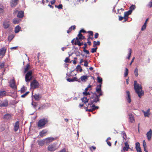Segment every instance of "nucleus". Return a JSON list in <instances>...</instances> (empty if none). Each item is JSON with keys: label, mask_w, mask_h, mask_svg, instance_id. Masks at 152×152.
I'll use <instances>...</instances> for the list:
<instances>
[{"label": "nucleus", "mask_w": 152, "mask_h": 152, "mask_svg": "<svg viewBox=\"0 0 152 152\" xmlns=\"http://www.w3.org/2000/svg\"><path fill=\"white\" fill-rule=\"evenodd\" d=\"M96 147L94 146H92L90 148V149L91 151H92L93 150H95L96 149Z\"/></svg>", "instance_id": "54"}, {"label": "nucleus", "mask_w": 152, "mask_h": 152, "mask_svg": "<svg viewBox=\"0 0 152 152\" xmlns=\"http://www.w3.org/2000/svg\"><path fill=\"white\" fill-rule=\"evenodd\" d=\"M91 95L89 96L90 102L88 104V105H91L94 103H96L100 101V96H99L96 92H91Z\"/></svg>", "instance_id": "2"}, {"label": "nucleus", "mask_w": 152, "mask_h": 152, "mask_svg": "<svg viewBox=\"0 0 152 152\" xmlns=\"http://www.w3.org/2000/svg\"><path fill=\"white\" fill-rule=\"evenodd\" d=\"M97 81L98 82L101 84H102V78L98 76L97 77Z\"/></svg>", "instance_id": "38"}, {"label": "nucleus", "mask_w": 152, "mask_h": 152, "mask_svg": "<svg viewBox=\"0 0 152 152\" xmlns=\"http://www.w3.org/2000/svg\"><path fill=\"white\" fill-rule=\"evenodd\" d=\"M20 28V26L19 25H18L15 28V32L16 33H18L19 32Z\"/></svg>", "instance_id": "30"}, {"label": "nucleus", "mask_w": 152, "mask_h": 152, "mask_svg": "<svg viewBox=\"0 0 152 152\" xmlns=\"http://www.w3.org/2000/svg\"><path fill=\"white\" fill-rule=\"evenodd\" d=\"M129 15H128L127 12H126L124 13V17L125 18H128V16Z\"/></svg>", "instance_id": "46"}, {"label": "nucleus", "mask_w": 152, "mask_h": 152, "mask_svg": "<svg viewBox=\"0 0 152 152\" xmlns=\"http://www.w3.org/2000/svg\"><path fill=\"white\" fill-rule=\"evenodd\" d=\"M41 95L38 94H35L34 95V98L36 101H39L41 98Z\"/></svg>", "instance_id": "17"}, {"label": "nucleus", "mask_w": 152, "mask_h": 152, "mask_svg": "<svg viewBox=\"0 0 152 152\" xmlns=\"http://www.w3.org/2000/svg\"><path fill=\"white\" fill-rule=\"evenodd\" d=\"M87 91L85 90V91L83 93V94H84L85 96H87L88 95H90V96L91 95V94H90L89 92H87Z\"/></svg>", "instance_id": "37"}, {"label": "nucleus", "mask_w": 152, "mask_h": 152, "mask_svg": "<svg viewBox=\"0 0 152 152\" xmlns=\"http://www.w3.org/2000/svg\"><path fill=\"white\" fill-rule=\"evenodd\" d=\"M75 25L72 26L69 28L68 30L67 31V33L69 34L70 32L72 30V29H73L74 30H75Z\"/></svg>", "instance_id": "24"}, {"label": "nucleus", "mask_w": 152, "mask_h": 152, "mask_svg": "<svg viewBox=\"0 0 152 152\" xmlns=\"http://www.w3.org/2000/svg\"><path fill=\"white\" fill-rule=\"evenodd\" d=\"M128 73H129L128 69L127 68H126L124 72V76L125 77H126L127 76V75H128Z\"/></svg>", "instance_id": "39"}, {"label": "nucleus", "mask_w": 152, "mask_h": 152, "mask_svg": "<svg viewBox=\"0 0 152 152\" xmlns=\"http://www.w3.org/2000/svg\"><path fill=\"white\" fill-rule=\"evenodd\" d=\"M48 132V131L47 129H44L39 132V135L41 137H43L45 136Z\"/></svg>", "instance_id": "13"}, {"label": "nucleus", "mask_w": 152, "mask_h": 152, "mask_svg": "<svg viewBox=\"0 0 152 152\" xmlns=\"http://www.w3.org/2000/svg\"><path fill=\"white\" fill-rule=\"evenodd\" d=\"M89 107L91 108L92 107L93 108H95V110L96 109H98L99 108L98 106H96L94 104H92V106L90 105Z\"/></svg>", "instance_id": "51"}, {"label": "nucleus", "mask_w": 152, "mask_h": 152, "mask_svg": "<svg viewBox=\"0 0 152 152\" xmlns=\"http://www.w3.org/2000/svg\"><path fill=\"white\" fill-rule=\"evenodd\" d=\"M129 53L128 54V57L127 58L128 59H129L130 56H131V53L132 52V50L131 49L129 48Z\"/></svg>", "instance_id": "35"}, {"label": "nucleus", "mask_w": 152, "mask_h": 152, "mask_svg": "<svg viewBox=\"0 0 152 152\" xmlns=\"http://www.w3.org/2000/svg\"><path fill=\"white\" fill-rule=\"evenodd\" d=\"M30 65L29 64H27L26 66V67L24 68V73H26L28 70L29 69V67Z\"/></svg>", "instance_id": "33"}, {"label": "nucleus", "mask_w": 152, "mask_h": 152, "mask_svg": "<svg viewBox=\"0 0 152 152\" xmlns=\"http://www.w3.org/2000/svg\"><path fill=\"white\" fill-rule=\"evenodd\" d=\"M39 84L38 82L36 80H34L31 83V88L33 89L37 88H39Z\"/></svg>", "instance_id": "4"}, {"label": "nucleus", "mask_w": 152, "mask_h": 152, "mask_svg": "<svg viewBox=\"0 0 152 152\" xmlns=\"http://www.w3.org/2000/svg\"><path fill=\"white\" fill-rule=\"evenodd\" d=\"M63 5L62 4H60L58 5V8L59 9H62Z\"/></svg>", "instance_id": "63"}, {"label": "nucleus", "mask_w": 152, "mask_h": 152, "mask_svg": "<svg viewBox=\"0 0 152 152\" xmlns=\"http://www.w3.org/2000/svg\"><path fill=\"white\" fill-rule=\"evenodd\" d=\"M94 42L96 46L99 45L100 43V42L99 41H98L97 42L94 41Z\"/></svg>", "instance_id": "55"}, {"label": "nucleus", "mask_w": 152, "mask_h": 152, "mask_svg": "<svg viewBox=\"0 0 152 152\" xmlns=\"http://www.w3.org/2000/svg\"><path fill=\"white\" fill-rule=\"evenodd\" d=\"M87 32L89 34V35H90V36H93V32L92 31H88Z\"/></svg>", "instance_id": "57"}, {"label": "nucleus", "mask_w": 152, "mask_h": 152, "mask_svg": "<svg viewBox=\"0 0 152 152\" xmlns=\"http://www.w3.org/2000/svg\"><path fill=\"white\" fill-rule=\"evenodd\" d=\"M146 136L148 140L149 141L151 139L152 136V131L151 129H150V130L147 132L146 134Z\"/></svg>", "instance_id": "12"}, {"label": "nucleus", "mask_w": 152, "mask_h": 152, "mask_svg": "<svg viewBox=\"0 0 152 152\" xmlns=\"http://www.w3.org/2000/svg\"><path fill=\"white\" fill-rule=\"evenodd\" d=\"M45 140L46 141V144L47 145L54 141L55 140V139L53 137H48L45 139Z\"/></svg>", "instance_id": "11"}, {"label": "nucleus", "mask_w": 152, "mask_h": 152, "mask_svg": "<svg viewBox=\"0 0 152 152\" xmlns=\"http://www.w3.org/2000/svg\"><path fill=\"white\" fill-rule=\"evenodd\" d=\"M79 71L80 72H81L82 71V69L80 66L78 65L77 66V71Z\"/></svg>", "instance_id": "36"}, {"label": "nucleus", "mask_w": 152, "mask_h": 152, "mask_svg": "<svg viewBox=\"0 0 152 152\" xmlns=\"http://www.w3.org/2000/svg\"><path fill=\"white\" fill-rule=\"evenodd\" d=\"M143 148H146V147H147L146 143V142H145V140H143Z\"/></svg>", "instance_id": "53"}, {"label": "nucleus", "mask_w": 152, "mask_h": 152, "mask_svg": "<svg viewBox=\"0 0 152 152\" xmlns=\"http://www.w3.org/2000/svg\"><path fill=\"white\" fill-rule=\"evenodd\" d=\"M3 26L4 28H7L10 26V22L9 21H5L3 23Z\"/></svg>", "instance_id": "19"}, {"label": "nucleus", "mask_w": 152, "mask_h": 152, "mask_svg": "<svg viewBox=\"0 0 152 152\" xmlns=\"http://www.w3.org/2000/svg\"><path fill=\"white\" fill-rule=\"evenodd\" d=\"M135 147L136 149L138 148H140V144L139 142H137L136 143Z\"/></svg>", "instance_id": "47"}, {"label": "nucleus", "mask_w": 152, "mask_h": 152, "mask_svg": "<svg viewBox=\"0 0 152 152\" xmlns=\"http://www.w3.org/2000/svg\"><path fill=\"white\" fill-rule=\"evenodd\" d=\"M12 116L10 114H7L4 115V118L5 120H8L11 118Z\"/></svg>", "instance_id": "23"}, {"label": "nucleus", "mask_w": 152, "mask_h": 152, "mask_svg": "<svg viewBox=\"0 0 152 152\" xmlns=\"http://www.w3.org/2000/svg\"><path fill=\"white\" fill-rule=\"evenodd\" d=\"M32 71H29L25 75V81L26 82L30 81L32 78Z\"/></svg>", "instance_id": "5"}, {"label": "nucleus", "mask_w": 152, "mask_h": 152, "mask_svg": "<svg viewBox=\"0 0 152 152\" xmlns=\"http://www.w3.org/2000/svg\"><path fill=\"white\" fill-rule=\"evenodd\" d=\"M86 32H87L83 29L80 30L79 32V33H80V34H81L82 33H86Z\"/></svg>", "instance_id": "56"}, {"label": "nucleus", "mask_w": 152, "mask_h": 152, "mask_svg": "<svg viewBox=\"0 0 152 152\" xmlns=\"http://www.w3.org/2000/svg\"><path fill=\"white\" fill-rule=\"evenodd\" d=\"M125 146L123 148V150L124 151H127L128 149L129 148V145L128 142H125L124 143Z\"/></svg>", "instance_id": "20"}, {"label": "nucleus", "mask_w": 152, "mask_h": 152, "mask_svg": "<svg viewBox=\"0 0 152 152\" xmlns=\"http://www.w3.org/2000/svg\"><path fill=\"white\" fill-rule=\"evenodd\" d=\"M29 93V91H27L24 94L22 95L21 97L22 98H24L26 96H27Z\"/></svg>", "instance_id": "45"}, {"label": "nucleus", "mask_w": 152, "mask_h": 152, "mask_svg": "<svg viewBox=\"0 0 152 152\" xmlns=\"http://www.w3.org/2000/svg\"><path fill=\"white\" fill-rule=\"evenodd\" d=\"M89 77V76H87L86 75L81 76L80 77L81 81H84L85 82L86 81V80L88 79V78Z\"/></svg>", "instance_id": "25"}, {"label": "nucleus", "mask_w": 152, "mask_h": 152, "mask_svg": "<svg viewBox=\"0 0 152 152\" xmlns=\"http://www.w3.org/2000/svg\"><path fill=\"white\" fill-rule=\"evenodd\" d=\"M82 101L84 102V104H86V103L88 102L89 99H87L86 97H84L81 99Z\"/></svg>", "instance_id": "26"}, {"label": "nucleus", "mask_w": 152, "mask_h": 152, "mask_svg": "<svg viewBox=\"0 0 152 152\" xmlns=\"http://www.w3.org/2000/svg\"><path fill=\"white\" fill-rule=\"evenodd\" d=\"M77 36L78 37V40H82V38L83 36L82 34H80L79 33V34L77 35Z\"/></svg>", "instance_id": "44"}, {"label": "nucleus", "mask_w": 152, "mask_h": 152, "mask_svg": "<svg viewBox=\"0 0 152 152\" xmlns=\"http://www.w3.org/2000/svg\"><path fill=\"white\" fill-rule=\"evenodd\" d=\"M4 67V63H0V68L1 69L3 68Z\"/></svg>", "instance_id": "52"}, {"label": "nucleus", "mask_w": 152, "mask_h": 152, "mask_svg": "<svg viewBox=\"0 0 152 152\" xmlns=\"http://www.w3.org/2000/svg\"><path fill=\"white\" fill-rule=\"evenodd\" d=\"M19 128V122L17 121L15 123L14 126V130L15 131H17Z\"/></svg>", "instance_id": "15"}, {"label": "nucleus", "mask_w": 152, "mask_h": 152, "mask_svg": "<svg viewBox=\"0 0 152 152\" xmlns=\"http://www.w3.org/2000/svg\"><path fill=\"white\" fill-rule=\"evenodd\" d=\"M27 88L26 87L23 86L21 88L20 92L21 93H24L26 90Z\"/></svg>", "instance_id": "34"}, {"label": "nucleus", "mask_w": 152, "mask_h": 152, "mask_svg": "<svg viewBox=\"0 0 152 152\" xmlns=\"http://www.w3.org/2000/svg\"><path fill=\"white\" fill-rule=\"evenodd\" d=\"M18 1L19 0H12L10 2L11 7H15L18 4Z\"/></svg>", "instance_id": "10"}, {"label": "nucleus", "mask_w": 152, "mask_h": 152, "mask_svg": "<svg viewBox=\"0 0 152 152\" xmlns=\"http://www.w3.org/2000/svg\"><path fill=\"white\" fill-rule=\"evenodd\" d=\"M137 152H142L140 148H138L136 149Z\"/></svg>", "instance_id": "64"}, {"label": "nucleus", "mask_w": 152, "mask_h": 152, "mask_svg": "<svg viewBox=\"0 0 152 152\" xmlns=\"http://www.w3.org/2000/svg\"><path fill=\"white\" fill-rule=\"evenodd\" d=\"M89 105H87V107H84L85 108V109H86V111H88V112H92V111H94V110H95V108H92V109H87V108H88V107H89Z\"/></svg>", "instance_id": "29"}, {"label": "nucleus", "mask_w": 152, "mask_h": 152, "mask_svg": "<svg viewBox=\"0 0 152 152\" xmlns=\"http://www.w3.org/2000/svg\"><path fill=\"white\" fill-rule=\"evenodd\" d=\"M94 39V38L93 37H91L90 36V35H88V38L87 39V40H90V39H91V40H92Z\"/></svg>", "instance_id": "62"}, {"label": "nucleus", "mask_w": 152, "mask_h": 152, "mask_svg": "<svg viewBox=\"0 0 152 152\" xmlns=\"http://www.w3.org/2000/svg\"><path fill=\"white\" fill-rule=\"evenodd\" d=\"M19 23V20L17 19H14L13 20V23L15 24H18Z\"/></svg>", "instance_id": "41"}, {"label": "nucleus", "mask_w": 152, "mask_h": 152, "mask_svg": "<svg viewBox=\"0 0 152 152\" xmlns=\"http://www.w3.org/2000/svg\"><path fill=\"white\" fill-rule=\"evenodd\" d=\"M149 109L147 110L146 111H145L143 110L142 111V112L144 113V115L145 117H148L150 115V114L149 113Z\"/></svg>", "instance_id": "28"}, {"label": "nucleus", "mask_w": 152, "mask_h": 152, "mask_svg": "<svg viewBox=\"0 0 152 152\" xmlns=\"http://www.w3.org/2000/svg\"><path fill=\"white\" fill-rule=\"evenodd\" d=\"M122 134L123 135V138L124 139H126V134L124 131H123L122 132Z\"/></svg>", "instance_id": "49"}, {"label": "nucleus", "mask_w": 152, "mask_h": 152, "mask_svg": "<svg viewBox=\"0 0 152 152\" xmlns=\"http://www.w3.org/2000/svg\"><path fill=\"white\" fill-rule=\"evenodd\" d=\"M83 42H80L79 40L78 37H77V45H78L79 46H80L83 45Z\"/></svg>", "instance_id": "32"}, {"label": "nucleus", "mask_w": 152, "mask_h": 152, "mask_svg": "<svg viewBox=\"0 0 152 152\" xmlns=\"http://www.w3.org/2000/svg\"><path fill=\"white\" fill-rule=\"evenodd\" d=\"M67 80L69 82H73L76 81V77H74L72 78H68L67 79Z\"/></svg>", "instance_id": "31"}, {"label": "nucleus", "mask_w": 152, "mask_h": 152, "mask_svg": "<svg viewBox=\"0 0 152 152\" xmlns=\"http://www.w3.org/2000/svg\"><path fill=\"white\" fill-rule=\"evenodd\" d=\"M8 105V101L7 99L4 100L3 102H0V107H6Z\"/></svg>", "instance_id": "8"}, {"label": "nucleus", "mask_w": 152, "mask_h": 152, "mask_svg": "<svg viewBox=\"0 0 152 152\" xmlns=\"http://www.w3.org/2000/svg\"><path fill=\"white\" fill-rule=\"evenodd\" d=\"M147 6L150 8L152 7V1H150L147 5Z\"/></svg>", "instance_id": "50"}, {"label": "nucleus", "mask_w": 152, "mask_h": 152, "mask_svg": "<svg viewBox=\"0 0 152 152\" xmlns=\"http://www.w3.org/2000/svg\"><path fill=\"white\" fill-rule=\"evenodd\" d=\"M138 69L137 68H136V69H135L134 71V75L136 77H137L138 75Z\"/></svg>", "instance_id": "42"}, {"label": "nucleus", "mask_w": 152, "mask_h": 152, "mask_svg": "<svg viewBox=\"0 0 152 152\" xmlns=\"http://www.w3.org/2000/svg\"><path fill=\"white\" fill-rule=\"evenodd\" d=\"M97 49V47H96L95 48H92L91 49V52L92 53H94L96 52V50Z\"/></svg>", "instance_id": "43"}, {"label": "nucleus", "mask_w": 152, "mask_h": 152, "mask_svg": "<svg viewBox=\"0 0 152 152\" xmlns=\"http://www.w3.org/2000/svg\"><path fill=\"white\" fill-rule=\"evenodd\" d=\"M85 63L84 64V66H88V62L87 61H84Z\"/></svg>", "instance_id": "61"}, {"label": "nucleus", "mask_w": 152, "mask_h": 152, "mask_svg": "<svg viewBox=\"0 0 152 152\" xmlns=\"http://www.w3.org/2000/svg\"><path fill=\"white\" fill-rule=\"evenodd\" d=\"M14 37L13 35H12L9 36L8 37V39L9 42H10L13 38Z\"/></svg>", "instance_id": "40"}, {"label": "nucleus", "mask_w": 152, "mask_h": 152, "mask_svg": "<svg viewBox=\"0 0 152 152\" xmlns=\"http://www.w3.org/2000/svg\"><path fill=\"white\" fill-rule=\"evenodd\" d=\"M18 12L17 17L19 18H22L24 16V12L23 11H18L16 10L15 11V13Z\"/></svg>", "instance_id": "14"}, {"label": "nucleus", "mask_w": 152, "mask_h": 152, "mask_svg": "<svg viewBox=\"0 0 152 152\" xmlns=\"http://www.w3.org/2000/svg\"><path fill=\"white\" fill-rule=\"evenodd\" d=\"M118 17H119V21L122 20L123 19H124L125 18L124 17H122L121 16L118 15Z\"/></svg>", "instance_id": "60"}, {"label": "nucleus", "mask_w": 152, "mask_h": 152, "mask_svg": "<svg viewBox=\"0 0 152 152\" xmlns=\"http://www.w3.org/2000/svg\"><path fill=\"white\" fill-rule=\"evenodd\" d=\"M134 86L136 93L138 95L139 97L141 98L144 94V91L142 90L141 86L137 83L136 81H134Z\"/></svg>", "instance_id": "1"}, {"label": "nucleus", "mask_w": 152, "mask_h": 152, "mask_svg": "<svg viewBox=\"0 0 152 152\" xmlns=\"http://www.w3.org/2000/svg\"><path fill=\"white\" fill-rule=\"evenodd\" d=\"M6 95V92L5 91H0V98H2Z\"/></svg>", "instance_id": "27"}, {"label": "nucleus", "mask_w": 152, "mask_h": 152, "mask_svg": "<svg viewBox=\"0 0 152 152\" xmlns=\"http://www.w3.org/2000/svg\"><path fill=\"white\" fill-rule=\"evenodd\" d=\"M10 86L13 89L15 90L17 89V86L15 85V81L14 79L10 80L9 82Z\"/></svg>", "instance_id": "6"}, {"label": "nucleus", "mask_w": 152, "mask_h": 152, "mask_svg": "<svg viewBox=\"0 0 152 152\" xmlns=\"http://www.w3.org/2000/svg\"><path fill=\"white\" fill-rule=\"evenodd\" d=\"M38 144L40 146H42L44 144L46 143V141L45 139L42 140H40L38 141Z\"/></svg>", "instance_id": "21"}, {"label": "nucleus", "mask_w": 152, "mask_h": 152, "mask_svg": "<svg viewBox=\"0 0 152 152\" xmlns=\"http://www.w3.org/2000/svg\"><path fill=\"white\" fill-rule=\"evenodd\" d=\"M83 51L87 54H89V51L88 50H86V49H83Z\"/></svg>", "instance_id": "58"}, {"label": "nucleus", "mask_w": 152, "mask_h": 152, "mask_svg": "<svg viewBox=\"0 0 152 152\" xmlns=\"http://www.w3.org/2000/svg\"><path fill=\"white\" fill-rule=\"evenodd\" d=\"M69 57L66 58L64 61L66 63H69Z\"/></svg>", "instance_id": "59"}, {"label": "nucleus", "mask_w": 152, "mask_h": 152, "mask_svg": "<svg viewBox=\"0 0 152 152\" xmlns=\"http://www.w3.org/2000/svg\"><path fill=\"white\" fill-rule=\"evenodd\" d=\"M57 148L53 144H51L48 146V150L50 151H53L56 149Z\"/></svg>", "instance_id": "7"}, {"label": "nucleus", "mask_w": 152, "mask_h": 152, "mask_svg": "<svg viewBox=\"0 0 152 152\" xmlns=\"http://www.w3.org/2000/svg\"><path fill=\"white\" fill-rule=\"evenodd\" d=\"M126 98L127 99L128 102L129 103H130L131 102V100L130 92L129 91H126Z\"/></svg>", "instance_id": "9"}, {"label": "nucleus", "mask_w": 152, "mask_h": 152, "mask_svg": "<svg viewBox=\"0 0 152 152\" xmlns=\"http://www.w3.org/2000/svg\"><path fill=\"white\" fill-rule=\"evenodd\" d=\"M48 122V120L46 118L40 119L38 122L37 126L40 129L43 128L45 127V125Z\"/></svg>", "instance_id": "3"}, {"label": "nucleus", "mask_w": 152, "mask_h": 152, "mask_svg": "<svg viewBox=\"0 0 152 152\" xmlns=\"http://www.w3.org/2000/svg\"><path fill=\"white\" fill-rule=\"evenodd\" d=\"M6 49L5 48L3 47L0 50V56H4L6 52Z\"/></svg>", "instance_id": "16"}, {"label": "nucleus", "mask_w": 152, "mask_h": 152, "mask_svg": "<svg viewBox=\"0 0 152 152\" xmlns=\"http://www.w3.org/2000/svg\"><path fill=\"white\" fill-rule=\"evenodd\" d=\"M96 91L95 92H96V93H97V94H98V95L99 96H102V91L101 88L100 89L96 88Z\"/></svg>", "instance_id": "18"}, {"label": "nucleus", "mask_w": 152, "mask_h": 152, "mask_svg": "<svg viewBox=\"0 0 152 152\" xmlns=\"http://www.w3.org/2000/svg\"><path fill=\"white\" fill-rule=\"evenodd\" d=\"M129 121L131 123H133V122L134 121V119L133 116L132 114H129Z\"/></svg>", "instance_id": "22"}, {"label": "nucleus", "mask_w": 152, "mask_h": 152, "mask_svg": "<svg viewBox=\"0 0 152 152\" xmlns=\"http://www.w3.org/2000/svg\"><path fill=\"white\" fill-rule=\"evenodd\" d=\"M135 6L134 5H132L130 7V10H134L135 8Z\"/></svg>", "instance_id": "48"}]
</instances>
